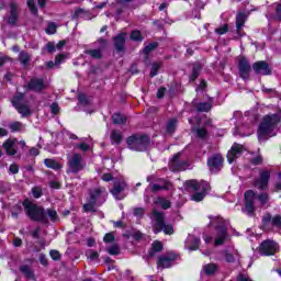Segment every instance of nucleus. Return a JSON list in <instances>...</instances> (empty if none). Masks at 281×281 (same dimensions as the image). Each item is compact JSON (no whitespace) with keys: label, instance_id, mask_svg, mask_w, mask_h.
I'll list each match as a JSON object with an SVG mask.
<instances>
[{"label":"nucleus","instance_id":"obj_1","mask_svg":"<svg viewBox=\"0 0 281 281\" xmlns=\"http://www.w3.org/2000/svg\"><path fill=\"white\" fill-rule=\"evenodd\" d=\"M23 207L27 218H30V221H33V223H49V218H47V213H45V207L38 206V204L32 202L27 198L24 199L22 202L19 201L11 207L12 218L16 221L19 218V214L23 213Z\"/></svg>","mask_w":281,"mask_h":281},{"label":"nucleus","instance_id":"obj_2","mask_svg":"<svg viewBox=\"0 0 281 281\" xmlns=\"http://www.w3.org/2000/svg\"><path fill=\"white\" fill-rule=\"evenodd\" d=\"M128 150L147 153L150 148V136L146 133H135L126 138Z\"/></svg>","mask_w":281,"mask_h":281},{"label":"nucleus","instance_id":"obj_3","mask_svg":"<svg viewBox=\"0 0 281 281\" xmlns=\"http://www.w3.org/2000/svg\"><path fill=\"white\" fill-rule=\"evenodd\" d=\"M278 124H280V115L271 114L263 116L257 130L259 139L271 135L272 132L276 131V126H278Z\"/></svg>","mask_w":281,"mask_h":281},{"label":"nucleus","instance_id":"obj_4","mask_svg":"<svg viewBox=\"0 0 281 281\" xmlns=\"http://www.w3.org/2000/svg\"><path fill=\"white\" fill-rule=\"evenodd\" d=\"M153 216L156 221V227L154 228L155 234H161V232H164V234H166L167 236H172V234H175V227L166 223V217L164 213L154 210Z\"/></svg>","mask_w":281,"mask_h":281},{"label":"nucleus","instance_id":"obj_5","mask_svg":"<svg viewBox=\"0 0 281 281\" xmlns=\"http://www.w3.org/2000/svg\"><path fill=\"white\" fill-rule=\"evenodd\" d=\"M271 227H277L278 229H281V215L276 214L274 216H272L271 213L267 212L261 218L260 229H262V232H269L271 231Z\"/></svg>","mask_w":281,"mask_h":281},{"label":"nucleus","instance_id":"obj_6","mask_svg":"<svg viewBox=\"0 0 281 281\" xmlns=\"http://www.w3.org/2000/svg\"><path fill=\"white\" fill-rule=\"evenodd\" d=\"M269 181H271V170L259 169V177L254 180L252 186L257 190L266 192V190H269Z\"/></svg>","mask_w":281,"mask_h":281},{"label":"nucleus","instance_id":"obj_7","mask_svg":"<svg viewBox=\"0 0 281 281\" xmlns=\"http://www.w3.org/2000/svg\"><path fill=\"white\" fill-rule=\"evenodd\" d=\"M280 251V245L276 240L265 239L258 247L260 256H276Z\"/></svg>","mask_w":281,"mask_h":281},{"label":"nucleus","instance_id":"obj_8","mask_svg":"<svg viewBox=\"0 0 281 281\" xmlns=\"http://www.w3.org/2000/svg\"><path fill=\"white\" fill-rule=\"evenodd\" d=\"M97 43H99V48L93 49H86L85 54L87 56L92 57L94 60H102L104 58V53H102L106 47H109V42L104 37H100L97 40Z\"/></svg>","mask_w":281,"mask_h":281},{"label":"nucleus","instance_id":"obj_9","mask_svg":"<svg viewBox=\"0 0 281 281\" xmlns=\"http://www.w3.org/2000/svg\"><path fill=\"white\" fill-rule=\"evenodd\" d=\"M229 234L227 232V224L220 223L215 226V239L214 245L215 247H221V245H225L227 241Z\"/></svg>","mask_w":281,"mask_h":281},{"label":"nucleus","instance_id":"obj_10","mask_svg":"<svg viewBox=\"0 0 281 281\" xmlns=\"http://www.w3.org/2000/svg\"><path fill=\"white\" fill-rule=\"evenodd\" d=\"M256 191L255 190H247L244 193V203H245V212H247V214L249 216H251V214H256Z\"/></svg>","mask_w":281,"mask_h":281},{"label":"nucleus","instance_id":"obj_11","mask_svg":"<svg viewBox=\"0 0 281 281\" xmlns=\"http://www.w3.org/2000/svg\"><path fill=\"white\" fill-rule=\"evenodd\" d=\"M68 169L72 175H78L81 170H85V165L82 164V155L75 153L71 158L68 159Z\"/></svg>","mask_w":281,"mask_h":281},{"label":"nucleus","instance_id":"obj_12","mask_svg":"<svg viewBox=\"0 0 281 281\" xmlns=\"http://www.w3.org/2000/svg\"><path fill=\"white\" fill-rule=\"evenodd\" d=\"M223 164H225V158L221 154H213L206 160V166H209V170L212 172H221L223 169Z\"/></svg>","mask_w":281,"mask_h":281},{"label":"nucleus","instance_id":"obj_13","mask_svg":"<svg viewBox=\"0 0 281 281\" xmlns=\"http://www.w3.org/2000/svg\"><path fill=\"white\" fill-rule=\"evenodd\" d=\"M237 67L239 71V78H241V80H247L254 69V66L251 67L249 59H247L245 56L239 57Z\"/></svg>","mask_w":281,"mask_h":281},{"label":"nucleus","instance_id":"obj_14","mask_svg":"<svg viewBox=\"0 0 281 281\" xmlns=\"http://www.w3.org/2000/svg\"><path fill=\"white\" fill-rule=\"evenodd\" d=\"M114 49L117 54H126V33L121 32L114 37H112Z\"/></svg>","mask_w":281,"mask_h":281},{"label":"nucleus","instance_id":"obj_15","mask_svg":"<svg viewBox=\"0 0 281 281\" xmlns=\"http://www.w3.org/2000/svg\"><path fill=\"white\" fill-rule=\"evenodd\" d=\"M26 91H34L35 93H41V91H45L47 86L45 85V80L43 78L33 77L31 80L24 86Z\"/></svg>","mask_w":281,"mask_h":281},{"label":"nucleus","instance_id":"obj_16","mask_svg":"<svg viewBox=\"0 0 281 281\" xmlns=\"http://www.w3.org/2000/svg\"><path fill=\"white\" fill-rule=\"evenodd\" d=\"M126 188H128V184H126L125 181H115L113 188L110 190V194H112L116 201H124L126 195L122 194V192H124Z\"/></svg>","mask_w":281,"mask_h":281},{"label":"nucleus","instance_id":"obj_17","mask_svg":"<svg viewBox=\"0 0 281 281\" xmlns=\"http://www.w3.org/2000/svg\"><path fill=\"white\" fill-rule=\"evenodd\" d=\"M252 69L256 76H271L272 74L271 66H269V63H267V60L255 61L252 64Z\"/></svg>","mask_w":281,"mask_h":281},{"label":"nucleus","instance_id":"obj_18","mask_svg":"<svg viewBox=\"0 0 281 281\" xmlns=\"http://www.w3.org/2000/svg\"><path fill=\"white\" fill-rule=\"evenodd\" d=\"M10 11L9 16L7 18V23L11 27H16V23H19V4L14 1L9 4Z\"/></svg>","mask_w":281,"mask_h":281},{"label":"nucleus","instance_id":"obj_19","mask_svg":"<svg viewBox=\"0 0 281 281\" xmlns=\"http://www.w3.org/2000/svg\"><path fill=\"white\" fill-rule=\"evenodd\" d=\"M181 153H177L171 158V170L173 172H182V170H186V166H188V161L183 160L181 161Z\"/></svg>","mask_w":281,"mask_h":281},{"label":"nucleus","instance_id":"obj_20","mask_svg":"<svg viewBox=\"0 0 281 281\" xmlns=\"http://www.w3.org/2000/svg\"><path fill=\"white\" fill-rule=\"evenodd\" d=\"M175 260H177V255H169V256L162 255L158 257L157 267L158 269H170Z\"/></svg>","mask_w":281,"mask_h":281},{"label":"nucleus","instance_id":"obj_21","mask_svg":"<svg viewBox=\"0 0 281 281\" xmlns=\"http://www.w3.org/2000/svg\"><path fill=\"white\" fill-rule=\"evenodd\" d=\"M243 153V145H239L238 143H235L231 150L227 153V161L228 164H233V161H236L238 159V155Z\"/></svg>","mask_w":281,"mask_h":281},{"label":"nucleus","instance_id":"obj_22","mask_svg":"<svg viewBox=\"0 0 281 281\" xmlns=\"http://www.w3.org/2000/svg\"><path fill=\"white\" fill-rule=\"evenodd\" d=\"M245 23H247V13L238 12L236 14L235 27L237 36H240V32H243V27H245Z\"/></svg>","mask_w":281,"mask_h":281},{"label":"nucleus","instance_id":"obj_23","mask_svg":"<svg viewBox=\"0 0 281 281\" xmlns=\"http://www.w3.org/2000/svg\"><path fill=\"white\" fill-rule=\"evenodd\" d=\"M104 192H106V189L104 187H98L90 190L88 201H92V203L100 205L98 201H100V198L102 196V194H104Z\"/></svg>","mask_w":281,"mask_h":281},{"label":"nucleus","instance_id":"obj_24","mask_svg":"<svg viewBox=\"0 0 281 281\" xmlns=\"http://www.w3.org/2000/svg\"><path fill=\"white\" fill-rule=\"evenodd\" d=\"M16 140L8 138L3 144L2 147L4 148L7 155L9 157H14L16 155Z\"/></svg>","mask_w":281,"mask_h":281},{"label":"nucleus","instance_id":"obj_25","mask_svg":"<svg viewBox=\"0 0 281 281\" xmlns=\"http://www.w3.org/2000/svg\"><path fill=\"white\" fill-rule=\"evenodd\" d=\"M164 251V243L159 240H154L151 247L148 250L147 257L155 258L156 254H161Z\"/></svg>","mask_w":281,"mask_h":281},{"label":"nucleus","instance_id":"obj_26","mask_svg":"<svg viewBox=\"0 0 281 281\" xmlns=\"http://www.w3.org/2000/svg\"><path fill=\"white\" fill-rule=\"evenodd\" d=\"M72 19L75 21H78V19H83L85 21H89V19H91V11L85 10L82 8H78L75 10V13L72 14Z\"/></svg>","mask_w":281,"mask_h":281},{"label":"nucleus","instance_id":"obj_27","mask_svg":"<svg viewBox=\"0 0 281 281\" xmlns=\"http://www.w3.org/2000/svg\"><path fill=\"white\" fill-rule=\"evenodd\" d=\"M193 108L198 113H210L212 111V104L210 102L193 103Z\"/></svg>","mask_w":281,"mask_h":281},{"label":"nucleus","instance_id":"obj_28","mask_svg":"<svg viewBox=\"0 0 281 281\" xmlns=\"http://www.w3.org/2000/svg\"><path fill=\"white\" fill-rule=\"evenodd\" d=\"M157 47H159V42H151L143 48V55L145 60H148V58H150V53L155 52Z\"/></svg>","mask_w":281,"mask_h":281},{"label":"nucleus","instance_id":"obj_29","mask_svg":"<svg viewBox=\"0 0 281 281\" xmlns=\"http://www.w3.org/2000/svg\"><path fill=\"white\" fill-rule=\"evenodd\" d=\"M20 271L27 280H36V274H34V270L29 265L21 266Z\"/></svg>","mask_w":281,"mask_h":281},{"label":"nucleus","instance_id":"obj_30","mask_svg":"<svg viewBox=\"0 0 281 281\" xmlns=\"http://www.w3.org/2000/svg\"><path fill=\"white\" fill-rule=\"evenodd\" d=\"M203 69V66L201 64H194L192 68V74L189 77V82H194L196 81V78L201 76V70Z\"/></svg>","mask_w":281,"mask_h":281},{"label":"nucleus","instance_id":"obj_31","mask_svg":"<svg viewBox=\"0 0 281 281\" xmlns=\"http://www.w3.org/2000/svg\"><path fill=\"white\" fill-rule=\"evenodd\" d=\"M205 196H207V189L202 187L201 192H195L191 195V200L195 201V203H201Z\"/></svg>","mask_w":281,"mask_h":281},{"label":"nucleus","instance_id":"obj_32","mask_svg":"<svg viewBox=\"0 0 281 281\" xmlns=\"http://www.w3.org/2000/svg\"><path fill=\"white\" fill-rule=\"evenodd\" d=\"M23 100H25V93L16 92L11 99V104L14 106V109H16V106H21V102H23Z\"/></svg>","mask_w":281,"mask_h":281},{"label":"nucleus","instance_id":"obj_33","mask_svg":"<svg viewBox=\"0 0 281 281\" xmlns=\"http://www.w3.org/2000/svg\"><path fill=\"white\" fill-rule=\"evenodd\" d=\"M18 113H20V115H22V117H30V115H32V110L30 109V105L27 104H20L16 108Z\"/></svg>","mask_w":281,"mask_h":281},{"label":"nucleus","instance_id":"obj_34","mask_svg":"<svg viewBox=\"0 0 281 281\" xmlns=\"http://www.w3.org/2000/svg\"><path fill=\"white\" fill-rule=\"evenodd\" d=\"M205 276H214L218 271V265L211 262L203 267Z\"/></svg>","mask_w":281,"mask_h":281},{"label":"nucleus","instance_id":"obj_35","mask_svg":"<svg viewBox=\"0 0 281 281\" xmlns=\"http://www.w3.org/2000/svg\"><path fill=\"white\" fill-rule=\"evenodd\" d=\"M44 166H46V168H50L52 170H60V168H63L58 161L52 158L44 159Z\"/></svg>","mask_w":281,"mask_h":281},{"label":"nucleus","instance_id":"obj_36","mask_svg":"<svg viewBox=\"0 0 281 281\" xmlns=\"http://www.w3.org/2000/svg\"><path fill=\"white\" fill-rule=\"evenodd\" d=\"M127 120L128 119L124 116L122 113H114L112 115L113 124H117V125L126 124Z\"/></svg>","mask_w":281,"mask_h":281},{"label":"nucleus","instance_id":"obj_37","mask_svg":"<svg viewBox=\"0 0 281 281\" xmlns=\"http://www.w3.org/2000/svg\"><path fill=\"white\" fill-rule=\"evenodd\" d=\"M186 188H189V190H193V192H199L201 190V183H199L196 180H187L184 183Z\"/></svg>","mask_w":281,"mask_h":281},{"label":"nucleus","instance_id":"obj_38","mask_svg":"<svg viewBox=\"0 0 281 281\" xmlns=\"http://www.w3.org/2000/svg\"><path fill=\"white\" fill-rule=\"evenodd\" d=\"M156 203L161 206L162 210H170L172 207V202H170V200H166V198L159 196Z\"/></svg>","mask_w":281,"mask_h":281},{"label":"nucleus","instance_id":"obj_39","mask_svg":"<svg viewBox=\"0 0 281 281\" xmlns=\"http://www.w3.org/2000/svg\"><path fill=\"white\" fill-rule=\"evenodd\" d=\"M130 40L134 43H142L144 41V37L142 36V31L134 30L130 34Z\"/></svg>","mask_w":281,"mask_h":281},{"label":"nucleus","instance_id":"obj_40","mask_svg":"<svg viewBox=\"0 0 281 281\" xmlns=\"http://www.w3.org/2000/svg\"><path fill=\"white\" fill-rule=\"evenodd\" d=\"M110 139L112 142V144H116L117 146H120V144H122V133L117 132V131H113L110 135Z\"/></svg>","mask_w":281,"mask_h":281},{"label":"nucleus","instance_id":"obj_41","mask_svg":"<svg viewBox=\"0 0 281 281\" xmlns=\"http://www.w3.org/2000/svg\"><path fill=\"white\" fill-rule=\"evenodd\" d=\"M19 60L21 63V65H23V67H27V65H30V54H27V52L22 50L19 55Z\"/></svg>","mask_w":281,"mask_h":281},{"label":"nucleus","instance_id":"obj_42","mask_svg":"<svg viewBox=\"0 0 281 281\" xmlns=\"http://www.w3.org/2000/svg\"><path fill=\"white\" fill-rule=\"evenodd\" d=\"M166 131L168 135L175 134V131H177V119H171L167 123Z\"/></svg>","mask_w":281,"mask_h":281},{"label":"nucleus","instance_id":"obj_43","mask_svg":"<svg viewBox=\"0 0 281 281\" xmlns=\"http://www.w3.org/2000/svg\"><path fill=\"white\" fill-rule=\"evenodd\" d=\"M56 32H58V25H56V22H49L45 29V33L48 34V36H52L56 34Z\"/></svg>","mask_w":281,"mask_h":281},{"label":"nucleus","instance_id":"obj_44","mask_svg":"<svg viewBox=\"0 0 281 281\" xmlns=\"http://www.w3.org/2000/svg\"><path fill=\"white\" fill-rule=\"evenodd\" d=\"M45 214H46V218L48 216V218H50L52 223H56L58 221V212H56V210L47 209L45 211Z\"/></svg>","mask_w":281,"mask_h":281},{"label":"nucleus","instance_id":"obj_45","mask_svg":"<svg viewBox=\"0 0 281 281\" xmlns=\"http://www.w3.org/2000/svg\"><path fill=\"white\" fill-rule=\"evenodd\" d=\"M26 5L31 14H34V16L38 15V7H36V2L34 0H27Z\"/></svg>","mask_w":281,"mask_h":281},{"label":"nucleus","instance_id":"obj_46","mask_svg":"<svg viewBox=\"0 0 281 281\" xmlns=\"http://www.w3.org/2000/svg\"><path fill=\"white\" fill-rule=\"evenodd\" d=\"M95 205H98V204H95L91 200H88V203L83 204V212H86V213L91 212L92 214L95 213L97 212Z\"/></svg>","mask_w":281,"mask_h":281},{"label":"nucleus","instance_id":"obj_47","mask_svg":"<svg viewBox=\"0 0 281 281\" xmlns=\"http://www.w3.org/2000/svg\"><path fill=\"white\" fill-rule=\"evenodd\" d=\"M86 257L88 258V260L94 261L100 258V252L93 249H89L86 251Z\"/></svg>","mask_w":281,"mask_h":281},{"label":"nucleus","instance_id":"obj_48","mask_svg":"<svg viewBox=\"0 0 281 281\" xmlns=\"http://www.w3.org/2000/svg\"><path fill=\"white\" fill-rule=\"evenodd\" d=\"M222 254L225 258V262H228L231 265L236 262V257H234V254L229 252V250H223Z\"/></svg>","mask_w":281,"mask_h":281},{"label":"nucleus","instance_id":"obj_49","mask_svg":"<svg viewBox=\"0 0 281 281\" xmlns=\"http://www.w3.org/2000/svg\"><path fill=\"white\" fill-rule=\"evenodd\" d=\"M159 69H161V64L160 63L151 64V69H150V72H149L150 78H155V76H158Z\"/></svg>","mask_w":281,"mask_h":281},{"label":"nucleus","instance_id":"obj_50","mask_svg":"<svg viewBox=\"0 0 281 281\" xmlns=\"http://www.w3.org/2000/svg\"><path fill=\"white\" fill-rule=\"evenodd\" d=\"M199 247H201V238L195 237L193 238V240L191 241L190 246H189V250L190 251H198Z\"/></svg>","mask_w":281,"mask_h":281},{"label":"nucleus","instance_id":"obj_51","mask_svg":"<svg viewBox=\"0 0 281 281\" xmlns=\"http://www.w3.org/2000/svg\"><path fill=\"white\" fill-rule=\"evenodd\" d=\"M210 135L207 132V128L205 127H200L196 130V137L198 139H206V137Z\"/></svg>","mask_w":281,"mask_h":281},{"label":"nucleus","instance_id":"obj_52","mask_svg":"<svg viewBox=\"0 0 281 281\" xmlns=\"http://www.w3.org/2000/svg\"><path fill=\"white\" fill-rule=\"evenodd\" d=\"M12 187L8 181H0V194H5V192H10Z\"/></svg>","mask_w":281,"mask_h":281},{"label":"nucleus","instance_id":"obj_53","mask_svg":"<svg viewBox=\"0 0 281 281\" xmlns=\"http://www.w3.org/2000/svg\"><path fill=\"white\" fill-rule=\"evenodd\" d=\"M257 199L261 205H267L269 203V193L261 192L259 195H257Z\"/></svg>","mask_w":281,"mask_h":281},{"label":"nucleus","instance_id":"obj_54","mask_svg":"<svg viewBox=\"0 0 281 281\" xmlns=\"http://www.w3.org/2000/svg\"><path fill=\"white\" fill-rule=\"evenodd\" d=\"M120 246L117 244H114L108 248V254L110 256H120Z\"/></svg>","mask_w":281,"mask_h":281},{"label":"nucleus","instance_id":"obj_55","mask_svg":"<svg viewBox=\"0 0 281 281\" xmlns=\"http://www.w3.org/2000/svg\"><path fill=\"white\" fill-rule=\"evenodd\" d=\"M22 126H23V124L19 121H15V122L9 124V128H10L11 133H19V131H21Z\"/></svg>","mask_w":281,"mask_h":281},{"label":"nucleus","instance_id":"obj_56","mask_svg":"<svg viewBox=\"0 0 281 281\" xmlns=\"http://www.w3.org/2000/svg\"><path fill=\"white\" fill-rule=\"evenodd\" d=\"M227 32H229V24H223L215 29V34H218V36H223V34H227Z\"/></svg>","mask_w":281,"mask_h":281},{"label":"nucleus","instance_id":"obj_57","mask_svg":"<svg viewBox=\"0 0 281 281\" xmlns=\"http://www.w3.org/2000/svg\"><path fill=\"white\" fill-rule=\"evenodd\" d=\"M32 194L35 199H41L43 196V188L41 187H33L32 188Z\"/></svg>","mask_w":281,"mask_h":281},{"label":"nucleus","instance_id":"obj_58","mask_svg":"<svg viewBox=\"0 0 281 281\" xmlns=\"http://www.w3.org/2000/svg\"><path fill=\"white\" fill-rule=\"evenodd\" d=\"M49 256H50L52 260H54L55 262H58V260H60V258H63V255H60V251L55 250V249L49 251Z\"/></svg>","mask_w":281,"mask_h":281},{"label":"nucleus","instance_id":"obj_59","mask_svg":"<svg viewBox=\"0 0 281 281\" xmlns=\"http://www.w3.org/2000/svg\"><path fill=\"white\" fill-rule=\"evenodd\" d=\"M103 243H105L106 245L115 243V235H113V233H106L103 237Z\"/></svg>","mask_w":281,"mask_h":281},{"label":"nucleus","instance_id":"obj_60","mask_svg":"<svg viewBox=\"0 0 281 281\" xmlns=\"http://www.w3.org/2000/svg\"><path fill=\"white\" fill-rule=\"evenodd\" d=\"M265 161V158H262V156H257V157H254L251 160H250V164L252 166H262Z\"/></svg>","mask_w":281,"mask_h":281},{"label":"nucleus","instance_id":"obj_61","mask_svg":"<svg viewBox=\"0 0 281 281\" xmlns=\"http://www.w3.org/2000/svg\"><path fill=\"white\" fill-rule=\"evenodd\" d=\"M50 113H53V115H58L60 113V105H58L57 102L50 104Z\"/></svg>","mask_w":281,"mask_h":281},{"label":"nucleus","instance_id":"obj_62","mask_svg":"<svg viewBox=\"0 0 281 281\" xmlns=\"http://www.w3.org/2000/svg\"><path fill=\"white\" fill-rule=\"evenodd\" d=\"M67 58V55L65 54H58L55 57V65H61V63H65V59Z\"/></svg>","mask_w":281,"mask_h":281},{"label":"nucleus","instance_id":"obj_63","mask_svg":"<svg viewBox=\"0 0 281 281\" xmlns=\"http://www.w3.org/2000/svg\"><path fill=\"white\" fill-rule=\"evenodd\" d=\"M274 19L281 23V3H277Z\"/></svg>","mask_w":281,"mask_h":281},{"label":"nucleus","instance_id":"obj_64","mask_svg":"<svg viewBox=\"0 0 281 281\" xmlns=\"http://www.w3.org/2000/svg\"><path fill=\"white\" fill-rule=\"evenodd\" d=\"M46 50L48 54H54V52H56V44L54 42H48L46 44Z\"/></svg>","mask_w":281,"mask_h":281}]
</instances>
